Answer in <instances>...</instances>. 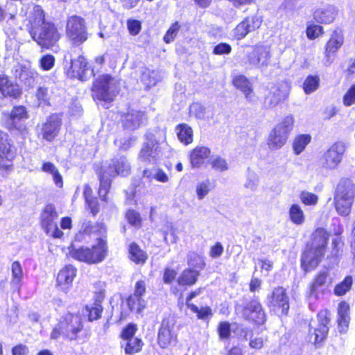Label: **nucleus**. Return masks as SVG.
Masks as SVG:
<instances>
[{"label":"nucleus","mask_w":355,"mask_h":355,"mask_svg":"<svg viewBox=\"0 0 355 355\" xmlns=\"http://www.w3.org/2000/svg\"><path fill=\"white\" fill-rule=\"evenodd\" d=\"M20 15L26 16L29 33L42 47L49 49L58 41L60 35L58 30L53 24L44 21V13L40 6L24 5Z\"/></svg>","instance_id":"obj_1"},{"label":"nucleus","mask_w":355,"mask_h":355,"mask_svg":"<svg viewBox=\"0 0 355 355\" xmlns=\"http://www.w3.org/2000/svg\"><path fill=\"white\" fill-rule=\"evenodd\" d=\"M130 164L125 156H116L111 159L110 164L103 168L99 174L100 187L98 194L102 200L109 191L112 178L117 175L126 176L130 172Z\"/></svg>","instance_id":"obj_2"},{"label":"nucleus","mask_w":355,"mask_h":355,"mask_svg":"<svg viewBox=\"0 0 355 355\" xmlns=\"http://www.w3.org/2000/svg\"><path fill=\"white\" fill-rule=\"evenodd\" d=\"M83 324L80 315L67 313L54 326L51 334V339L60 336L70 340H77L78 334L83 331Z\"/></svg>","instance_id":"obj_3"},{"label":"nucleus","mask_w":355,"mask_h":355,"mask_svg":"<svg viewBox=\"0 0 355 355\" xmlns=\"http://www.w3.org/2000/svg\"><path fill=\"white\" fill-rule=\"evenodd\" d=\"M294 123V116L288 114L272 129L267 138V145L270 150L280 149L286 144Z\"/></svg>","instance_id":"obj_4"},{"label":"nucleus","mask_w":355,"mask_h":355,"mask_svg":"<svg viewBox=\"0 0 355 355\" xmlns=\"http://www.w3.org/2000/svg\"><path fill=\"white\" fill-rule=\"evenodd\" d=\"M354 194V186L350 180L339 182L334 196L335 207L339 214L347 216L349 214Z\"/></svg>","instance_id":"obj_5"},{"label":"nucleus","mask_w":355,"mask_h":355,"mask_svg":"<svg viewBox=\"0 0 355 355\" xmlns=\"http://www.w3.org/2000/svg\"><path fill=\"white\" fill-rule=\"evenodd\" d=\"M107 253L106 243L103 239H98V244L92 246V248L81 247L79 248H72L69 250L71 257L88 263H97L101 262L105 257Z\"/></svg>","instance_id":"obj_6"},{"label":"nucleus","mask_w":355,"mask_h":355,"mask_svg":"<svg viewBox=\"0 0 355 355\" xmlns=\"http://www.w3.org/2000/svg\"><path fill=\"white\" fill-rule=\"evenodd\" d=\"M66 35L73 45L79 46L85 42L87 40L85 19L77 15L69 17L66 25Z\"/></svg>","instance_id":"obj_7"},{"label":"nucleus","mask_w":355,"mask_h":355,"mask_svg":"<svg viewBox=\"0 0 355 355\" xmlns=\"http://www.w3.org/2000/svg\"><path fill=\"white\" fill-rule=\"evenodd\" d=\"M58 214L53 205H47L40 216V223L46 234L53 238H61L62 232L58 229L56 223Z\"/></svg>","instance_id":"obj_8"},{"label":"nucleus","mask_w":355,"mask_h":355,"mask_svg":"<svg viewBox=\"0 0 355 355\" xmlns=\"http://www.w3.org/2000/svg\"><path fill=\"white\" fill-rule=\"evenodd\" d=\"M270 311L277 315H286L289 309V298L283 287L274 288L267 298Z\"/></svg>","instance_id":"obj_9"},{"label":"nucleus","mask_w":355,"mask_h":355,"mask_svg":"<svg viewBox=\"0 0 355 355\" xmlns=\"http://www.w3.org/2000/svg\"><path fill=\"white\" fill-rule=\"evenodd\" d=\"M318 323L310 324L309 340L314 344L320 343L327 337L329 331V313L327 311H321L318 313Z\"/></svg>","instance_id":"obj_10"},{"label":"nucleus","mask_w":355,"mask_h":355,"mask_svg":"<svg viewBox=\"0 0 355 355\" xmlns=\"http://www.w3.org/2000/svg\"><path fill=\"white\" fill-rule=\"evenodd\" d=\"M345 151V146L341 142L332 145L320 158L321 166L327 169H334L340 163Z\"/></svg>","instance_id":"obj_11"},{"label":"nucleus","mask_w":355,"mask_h":355,"mask_svg":"<svg viewBox=\"0 0 355 355\" xmlns=\"http://www.w3.org/2000/svg\"><path fill=\"white\" fill-rule=\"evenodd\" d=\"M177 342L175 332V322L170 318L164 319L157 334V343L160 347L166 349Z\"/></svg>","instance_id":"obj_12"},{"label":"nucleus","mask_w":355,"mask_h":355,"mask_svg":"<svg viewBox=\"0 0 355 355\" xmlns=\"http://www.w3.org/2000/svg\"><path fill=\"white\" fill-rule=\"evenodd\" d=\"M248 62L250 65L257 68L268 65L270 58L269 47L264 45H257L247 55Z\"/></svg>","instance_id":"obj_13"},{"label":"nucleus","mask_w":355,"mask_h":355,"mask_svg":"<svg viewBox=\"0 0 355 355\" xmlns=\"http://www.w3.org/2000/svg\"><path fill=\"white\" fill-rule=\"evenodd\" d=\"M344 43V36L340 31H335L331 35L325 45L324 55L325 64H331L336 57V53L340 49Z\"/></svg>","instance_id":"obj_14"},{"label":"nucleus","mask_w":355,"mask_h":355,"mask_svg":"<svg viewBox=\"0 0 355 355\" xmlns=\"http://www.w3.org/2000/svg\"><path fill=\"white\" fill-rule=\"evenodd\" d=\"M15 154L12 147L8 142L6 135L0 130V170L9 171L11 168V161Z\"/></svg>","instance_id":"obj_15"},{"label":"nucleus","mask_w":355,"mask_h":355,"mask_svg":"<svg viewBox=\"0 0 355 355\" xmlns=\"http://www.w3.org/2000/svg\"><path fill=\"white\" fill-rule=\"evenodd\" d=\"M243 317L258 325L263 324L266 320L265 312L258 301H252L243 310Z\"/></svg>","instance_id":"obj_16"},{"label":"nucleus","mask_w":355,"mask_h":355,"mask_svg":"<svg viewBox=\"0 0 355 355\" xmlns=\"http://www.w3.org/2000/svg\"><path fill=\"white\" fill-rule=\"evenodd\" d=\"M28 118L26 108L24 106H17L10 114H3L2 123L8 130L19 129V122Z\"/></svg>","instance_id":"obj_17"},{"label":"nucleus","mask_w":355,"mask_h":355,"mask_svg":"<svg viewBox=\"0 0 355 355\" xmlns=\"http://www.w3.org/2000/svg\"><path fill=\"white\" fill-rule=\"evenodd\" d=\"M324 255V252H319L318 250L306 245L301 259L302 267L306 272L314 269L320 263Z\"/></svg>","instance_id":"obj_18"},{"label":"nucleus","mask_w":355,"mask_h":355,"mask_svg":"<svg viewBox=\"0 0 355 355\" xmlns=\"http://www.w3.org/2000/svg\"><path fill=\"white\" fill-rule=\"evenodd\" d=\"M327 273L321 272L314 278L307 291V296L310 300H317L327 288Z\"/></svg>","instance_id":"obj_19"},{"label":"nucleus","mask_w":355,"mask_h":355,"mask_svg":"<svg viewBox=\"0 0 355 355\" xmlns=\"http://www.w3.org/2000/svg\"><path fill=\"white\" fill-rule=\"evenodd\" d=\"M76 275V269L71 265L66 266L60 270L57 277V286L64 293H67L72 286Z\"/></svg>","instance_id":"obj_20"},{"label":"nucleus","mask_w":355,"mask_h":355,"mask_svg":"<svg viewBox=\"0 0 355 355\" xmlns=\"http://www.w3.org/2000/svg\"><path fill=\"white\" fill-rule=\"evenodd\" d=\"M261 19L258 16L245 18L234 29V35L238 40L245 37L250 32L259 28Z\"/></svg>","instance_id":"obj_21"},{"label":"nucleus","mask_w":355,"mask_h":355,"mask_svg":"<svg viewBox=\"0 0 355 355\" xmlns=\"http://www.w3.org/2000/svg\"><path fill=\"white\" fill-rule=\"evenodd\" d=\"M160 157L161 153L157 142L150 140L142 147L139 157L144 163L154 164Z\"/></svg>","instance_id":"obj_22"},{"label":"nucleus","mask_w":355,"mask_h":355,"mask_svg":"<svg viewBox=\"0 0 355 355\" xmlns=\"http://www.w3.org/2000/svg\"><path fill=\"white\" fill-rule=\"evenodd\" d=\"M61 126V118L58 114L49 116L43 125L42 134L44 139L52 141L58 134Z\"/></svg>","instance_id":"obj_23"},{"label":"nucleus","mask_w":355,"mask_h":355,"mask_svg":"<svg viewBox=\"0 0 355 355\" xmlns=\"http://www.w3.org/2000/svg\"><path fill=\"white\" fill-rule=\"evenodd\" d=\"M338 10L331 5H326L317 9L313 13L314 19L320 24L332 23L336 15Z\"/></svg>","instance_id":"obj_24"},{"label":"nucleus","mask_w":355,"mask_h":355,"mask_svg":"<svg viewBox=\"0 0 355 355\" xmlns=\"http://www.w3.org/2000/svg\"><path fill=\"white\" fill-rule=\"evenodd\" d=\"M145 120V114L142 112L130 110L122 116L123 126L129 130H135Z\"/></svg>","instance_id":"obj_25"},{"label":"nucleus","mask_w":355,"mask_h":355,"mask_svg":"<svg viewBox=\"0 0 355 355\" xmlns=\"http://www.w3.org/2000/svg\"><path fill=\"white\" fill-rule=\"evenodd\" d=\"M329 234L323 228L316 229L311 236L310 242L306 245L311 247L325 253L327 245L328 243Z\"/></svg>","instance_id":"obj_26"},{"label":"nucleus","mask_w":355,"mask_h":355,"mask_svg":"<svg viewBox=\"0 0 355 355\" xmlns=\"http://www.w3.org/2000/svg\"><path fill=\"white\" fill-rule=\"evenodd\" d=\"M86 71H87V62L83 56H79L77 59H71L70 67L67 71L69 75L80 80H85Z\"/></svg>","instance_id":"obj_27"},{"label":"nucleus","mask_w":355,"mask_h":355,"mask_svg":"<svg viewBox=\"0 0 355 355\" xmlns=\"http://www.w3.org/2000/svg\"><path fill=\"white\" fill-rule=\"evenodd\" d=\"M210 155V150L205 146L196 147L190 154V163L193 168H198L202 165L205 159Z\"/></svg>","instance_id":"obj_28"},{"label":"nucleus","mask_w":355,"mask_h":355,"mask_svg":"<svg viewBox=\"0 0 355 355\" xmlns=\"http://www.w3.org/2000/svg\"><path fill=\"white\" fill-rule=\"evenodd\" d=\"M104 299V293L100 292L97 294L96 302L91 306H87L86 309L88 312V320L92 322L101 318L103 312L101 302Z\"/></svg>","instance_id":"obj_29"},{"label":"nucleus","mask_w":355,"mask_h":355,"mask_svg":"<svg viewBox=\"0 0 355 355\" xmlns=\"http://www.w3.org/2000/svg\"><path fill=\"white\" fill-rule=\"evenodd\" d=\"M116 96V90H92V96L98 104L103 107L111 103Z\"/></svg>","instance_id":"obj_30"},{"label":"nucleus","mask_w":355,"mask_h":355,"mask_svg":"<svg viewBox=\"0 0 355 355\" xmlns=\"http://www.w3.org/2000/svg\"><path fill=\"white\" fill-rule=\"evenodd\" d=\"M119 80L115 77L109 74H101L96 78L94 86L96 89H110L119 86Z\"/></svg>","instance_id":"obj_31"},{"label":"nucleus","mask_w":355,"mask_h":355,"mask_svg":"<svg viewBox=\"0 0 355 355\" xmlns=\"http://www.w3.org/2000/svg\"><path fill=\"white\" fill-rule=\"evenodd\" d=\"M199 275L196 270H184L178 278V283L180 286H191L196 284Z\"/></svg>","instance_id":"obj_32"},{"label":"nucleus","mask_w":355,"mask_h":355,"mask_svg":"<svg viewBox=\"0 0 355 355\" xmlns=\"http://www.w3.org/2000/svg\"><path fill=\"white\" fill-rule=\"evenodd\" d=\"M129 257L130 260L137 264H144L148 259L146 252L135 243L129 246Z\"/></svg>","instance_id":"obj_33"},{"label":"nucleus","mask_w":355,"mask_h":355,"mask_svg":"<svg viewBox=\"0 0 355 355\" xmlns=\"http://www.w3.org/2000/svg\"><path fill=\"white\" fill-rule=\"evenodd\" d=\"M288 96L287 90H275L270 92L265 98V103L270 107H275L278 103L284 101Z\"/></svg>","instance_id":"obj_34"},{"label":"nucleus","mask_w":355,"mask_h":355,"mask_svg":"<svg viewBox=\"0 0 355 355\" xmlns=\"http://www.w3.org/2000/svg\"><path fill=\"white\" fill-rule=\"evenodd\" d=\"M209 110L204 107L198 103H194L190 105L189 115L200 120H209L212 116L209 114Z\"/></svg>","instance_id":"obj_35"},{"label":"nucleus","mask_w":355,"mask_h":355,"mask_svg":"<svg viewBox=\"0 0 355 355\" xmlns=\"http://www.w3.org/2000/svg\"><path fill=\"white\" fill-rule=\"evenodd\" d=\"M83 232L85 234L89 235H94L96 239L104 236L106 234L105 226L103 223H92L90 222L86 223L83 227Z\"/></svg>","instance_id":"obj_36"},{"label":"nucleus","mask_w":355,"mask_h":355,"mask_svg":"<svg viewBox=\"0 0 355 355\" xmlns=\"http://www.w3.org/2000/svg\"><path fill=\"white\" fill-rule=\"evenodd\" d=\"M176 132L179 140L187 145L193 141L192 128L186 123L180 124L176 127Z\"/></svg>","instance_id":"obj_37"},{"label":"nucleus","mask_w":355,"mask_h":355,"mask_svg":"<svg viewBox=\"0 0 355 355\" xmlns=\"http://www.w3.org/2000/svg\"><path fill=\"white\" fill-rule=\"evenodd\" d=\"M289 217L292 223L297 225H301L305 220V216L301 207L297 204L291 205L289 209Z\"/></svg>","instance_id":"obj_38"},{"label":"nucleus","mask_w":355,"mask_h":355,"mask_svg":"<svg viewBox=\"0 0 355 355\" xmlns=\"http://www.w3.org/2000/svg\"><path fill=\"white\" fill-rule=\"evenodd\" d=\"M311 137L309 135L297 136L293 143V148L296 155H300L310 143Z\"/></svg>","instance_id":"obj_39"},{"label":"nucleus","mask_w":355,"mask_h":355,"mask_svg":"<svg viewBox=\"0 0 355 355\" xmlns=\"http://www.w3.org/2000/svg\"><path fill=\"white\" fill-rule=\"evenodd\" d=\"M11 272L12 278L10 284L14 286H18L24 277L21 265L18 261H15L12 263Z\"/></svg>","instance_id":"obj_40"},{"label":"nucleus","mask_w":355,"mask_h":355,"mask_svg":"<svg viewBox=\"0 0 355 355\" xmlns=\"http://www.w3.org/2000/svg\"><path fill=\"white\" fill-rule=\"evenodd\" d=\"M127 304L131 311L141 313L146 307V301L143 297H138L131 295L127 300Z\"/></svg>","instance_id":"obj_41"},{"label":"nucleus","mask_w":355,"mask_h":355,"mask_svg":"<svg viewBox=\"0 0 355 355\" xmlns=\"http://www.w3.org/2000/svg\"><path fill=\"white\" fill-rule=\"evenodd\" d=\"M126 345L125 347V352L128 354H133L141 351L143 342L140 338H133L126 340Z\"/></svg>","instance_id":"obj_42"},{"label":"nucleus","mask_w":355,"mask_h":355,"mask_svg":"<svg viewBox=\"0 0 355 355\" xmlns=\"http://www.w3.org/2000/svg\"><path fill=\"white\" fill-rule=\"evenodd\" d=\"M188 308L197 314L198 319L205 320L212 315V311L209 306L199 309L193 304H188Z\"/></svg>","instance_id":"obj_43"},{"label":"nucleus","mask_w":355,"mask_h":355,"mask_svg":"<svg viewBox=\"0 0 355 355\" xmlns=\"http://www.w3.org/2000/svg\"><path fill=\"white\" fill-rule=\"evenodd\" d=\"M232 83L237 89H251L252 80L243 75H237L233 78Z\"/></svg>","instance_id":"obj_44"},{"label":"nucleus","mask_w":355,"mask_h":355,"mask_svg":"<svg viewBox=\"0 0 355 355\" xmlns=\"http://www.w3.org/2000/svg\"><path fill=\"white\" fill-rule=\"evenodd\" d=\"M352 284V278L351 277H345L340 284L336 286L334 289L335 294L338 296L345 295L350 289Z\"/></svg>","instance_id":"obj_45"},{"label":"nucleus","mask_w":355,"mask_h":355,"mask_svg":"<svg viewBox=\"0 0 355 355\" xmlns=\"http://www.w3.org/2000/svg\"><path fill=\"white\" fill-rule=\"evenodd\" d=\"M306 33L309 40H315L323 34V28L319 25L309 24Z\"/></svg>","instance_id":"obj_46"},{"label":"nucleus","mask_w":355,"mask_h":355,"mask_svg":"<svg viewBox=\"0 0 355 355\" xmlns=\"http://www.w3.org/2000/svg\"><path fill=\"white\" fill-rule=\"evenodd\" d=\"M300 198L302 202L306 205H315L318 200L317 195L306 191H303L300 193Z\"/></svg>","instance_id":"obj_47"},{"label":"nucleus","mask_w":355,"mask_h":355,"mask_svg":"<svg viewBox=\"0 0 355 355\" xmlns=\"http://www.w3.org/2000/svg\"><path fill=\"white\" fill-rule=\"evenodd\" d=\"M259 186V178L254 173H249L247 180L244 184L245 189L250 191H255Z\"/></svg>","instance_id":"obj_48"},{"label":"nucleus","mask_w":355,"mask_h":355,"mask_svg":"<svg viewBox=\"0 0 355 355\" xmlns=\"http://www.w3.org/2000/svg\"><path fill=\"white\" fill-rule=\"evenodd\" d=\"M187 263L194 268H202L204 266L202 258L195 252H190L187 257Z\"/></svg>","instance_id":"obj_49"},{"label":"nucleus","mask_w":355,"mask_h":355,"mask_svg":"<svg viewBox=\"0 0 355 355\" xmlns=\"http://www.w3.org/2000/svg\"><path fill=\"white\" fill-rule=\"evenodd\" d=\"M125 217L130 225L135 227H140L141 219L138 212L132 209H129L126 212Z\"/></svg>","instance_id":"obj_50"},{"label":"nucleus","mask_w":355,"mask_h":355,"mask_svg":"<svg viewBox=\"0 0 355 355\" xmlns=\"http://www.w3.org/2000/svg\"><path fill=\"white\" fill-rule=\"evenodd\" d=\"M180 28V26L178 22L172 24L164 37V42L166 43H170L173 41Z\"/></svg>","instance_id":"obj_51"},{"label":"nucleus","mask_w":355,"mask_h":355,"mask_svg":"<svg viewBox=\"0 0 355 355\" xmlns=\"http://www.w3.org/2000/svg\"><path fill=\"white\" fill-rule=\"evenodd\" d=\"M209 192V182H200L196 186L197 196L199 200L203 199Z\"/></svg>","instance_id":"obj_52"},{"label":"nucleus","mask_w":355,"mask_h":355,"mask_svg":"<svg viewBox=\"0 0 355 355\" xmlns=\"http://www.w3.org/2000/svg\"><path fill=\"white\" fill-rule=\"evenodd\" d=\"M212 168L218 171H224L227 170L228 166L225 159L216 157L211 162Z\"/></svg>","instance_id":"obj_53"},{"label":"nucleus","mask_w":355,"mask_h":355,"mask_svg":"<svg viewBox=\"0 0 355 355\" xmlns=\"http://www.w3.org/2000/svg\"><path fill=\"white\" fill-rule=\"evenodd\" d=\"M127 26L130 35L134 36L138 35L141 29V22L136 19L128 20Z\"/></svg>","instance_id":"obj_54"},{"label":"nucleus","mask_w":355,"mask_h":355,"mask_svg":"<svg viewBox=\"0 0 355 355\" xmlns=\"http://www.w3.org/2000/svg\"><path fill=\"white\" fill-rule=\"evenodd\" d=\"M137 330V326L133 324H129L123 330L121 338L124 340L135 338L134 336Z\"/></svg>","instance_id":"obj_55"},{"label":"nucleus","mask_w":355,"mask_h":355,"mask_svg":"<svg viewBox=\"0 0 355 355\" xmlns=\"http://www.w3.org/2000/svg\"><path fill=\"white\" fill-rule=\"evenodd\" d=\"M55 63V58L52 55H46L40 59V66L44 70H50Z\"/></svg>","instance_id":"obj_56"},{"label":"nucleus","mask_w":355,"mask_h":355,"mask_svg":"<svg viewBox=\"0 0 355 355\" xmlns=\"http://www.w3.org/2000/svg\"><path fill=\"white\" fill-rule=\"evenodd\" d=\"M319 83L320 78L318 76H309L304 83L303 89H316Z\"/></svg>","instance_id":"obj_57"},{"label":"nucleus","mask_w":355,"mask_h":355,"mask_svg":"<svg viewBox=\"0 0 355 355\" xmlns=\"http://www.w3.org/2000/svg\"><path fill=\"white\" fill-rule=\"evenodd\" d=\"M232 51V47L227 43H220L215 46L213 53L215 55L229 54Z\"/></svg>","instance_id":"obj_58"},{"label":"nucleus","mask_w":355,"mask_h":355,"mask_svg":"<svg viewBox=\"0 0 355 355\" xmlns=\"http://www.w3.org/2000/svg\"><path fill=\"white\" fill-rule=\"evenodd\" d=\"M218 331L220 338L226 339L230 335V324L227 322H222L220 323Z\"/></svg>","instance_id":"obj_59"},{"label":"nucleus","mask_w":355,"mask_h":355,"mask_svg":"<svg viewBox=\"0 0 355 355\" xmlns=\"http://www.w3.org/2000/svg\"><path fill=\"white\" fill-rule=\"evenodd\" d=\"M338 318H350L349 306L345 302H341L338 308Z\"/></svg>","instance_id":"obj_60"},{"label":"nucleus","mask_w":355,"mask_h":355,"mask_svg":"<svg viewBox=\"0 0 355 355\" xmlns=\"http://www.w3.org/2000/svg\"><path fill=\"white\" fill-rule=\"evenodd\" d=\"M223 252V246L220 242H217L214 245H213L209 252V255L212 258H218L220 257Z\"/></svg>","instance_id":"obj_61"},{"label":"nucleus","mask_w":355,"mask_h":355,"mask_svg":"<svg viewBox=\"0 0 355 355\" xmlns=\"http://www.w3.org/2000/svg\"><path fill=\"white\" fill-rule=\"evenodd\" d=\"M146 293V283L143 280L137 282L135 288V292L132 294L138 297H143V295Z\"/></svg>","instance_id":"obj_62"},{"label":"nucleus","mask_w":355,"mask_h":355,"mask_svg":"<svg viewBox=\"0 0 355 355\" xmlns=\"http://www.w3.org/2000/svg\"><path fill=\"white\" fill-rule=\"evenodd\" d=\"M343 103L345 106H350L355 103V90H348L343 97Z\"/></svg>","instance_id":"obj_63"},{"label":"nucleus","mask_w":355,"mask_h":355,"mask_svg":"<svg viewBox=\"0 0 355 355\" xmlns=\"http://www.w3.org/2000/svg\"><path fill=\"white\" fill-rule=\"evenodd\" d=\"M266 341V339L263 337H257L253 339H251L250 341V347L256 349H261L264 345V343Z\"/></svg>","instance_id":"obj_64"}]
</instances>
